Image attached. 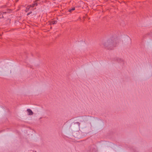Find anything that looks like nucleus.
I'll return each instance as SVG.
<instances>
[{"label": "nucleus", "mask_w": 152, "mask_h": 152, "mask_svg": "<svg viewBox=\"0 0 152 152\" xmlns=\"http://www.w3.org/2000/svg\"><path fill=\"white\" fill-rule=\"evenodd\" d=\"M117 39L111 38L106 41H102L101 44L109 49H112L117 44Z\"/></svg>", "instance_id": "1"}, {"label": "nucleus", "mask_w": 152, "mask_h": 152, "mask_svg": "<svg viewBox=\"0 0 152 152\" xmlns=\"http://www.w3.org/2000/svg\"><path fill=\"white\" fill-rule=\"evenodd\" d=\"M89 116H82L80 118V122H84L87 121L88 120V117Z\"/></svg>", "instance_id": "2"}, {"label": "nucleus", "mask_w": 152, "mask_h": 152, "mask_svg": "<svg viewBox=\"0 0 152 152\" xmlns=\"http://www.w3.org/2000/svg\"><path fill=\"white\" fill-rule=\"evenodd\" d=\"M114 60L117 61L119 63H122L123 62L124 60L122 58H119L118 57L115 58H114Z\"/></svg>", "instance_id": "3"}, {"label": "nucleus", "mask_w": 152, "mask_h": 152, "mask_svg": "<svg viewBox=\"0 0 152 152\" xmlns=\"http://www.w3.org/2000/svg\"><path fill=\"white\" fill-rule=\"evenodd\" d=\"M75 125H76L77 127H79L80 125V123L79 122L74 123L72 124V125H71V126L74 127Z\"/></svg>", "instance_id": "4"}, {"label": "nucleus", "mask_w": 152, "mask_h": 152, "mask_svg": "<svg viewBox=\"0 0 152 152\" xmlns=\"http://www.w3.org/2000/svg\"><path fill=\"white\" fill-rule=\"evenodd\" d=\"M27 111L28 112V114L29 115H32L33 114V113L31 110L29 109H28L27 110Z\"/></svg>", "instance_id": "5"}, {"label": "nucleus", "mask_w": 152, "mask_h": 152, "mask_svg": "<svg viewBox=\"0 0 152 152\" xmlns=\"http://www.w3.org/2000/svg\"><path fill=\"white\" fill-rule=\"evenodd\" d=\"M57 23L56 21H53L51 22V24L54 25L55 24H56Z\"/></svg>", "instance_id": "6"}, {"label": "nucleus", "mask_w": 152, "mask_h": 152, "mask_svg": "<svg viewBox=\"0 0 152 152\" xmlns=\"http://www.w3.org/2000/svg\"><path fill=\"white\" fill-rule=\"evenodd\" d=\"M37 3H35L34 4H32V7L37 6Z\"/></svg>", "instance_id": "7"}, {"label": "nucleus", "mask_w": 152, "mask_h": 152, "mask_svg": "<svg viewBox=\"0 0 152 152\" xmlns=\"http://www.w3.org/2000/svg\"><path fill=\"white\" fill-rule=\"evenodd\" d=\"M75 10V8H73L72 9H70L69 11L70 12H71L73 10Z\"/></svg>", "instance_id": "8"}, {"label": "nucleus", "mask_w": 152, "mask_h": 152, "mask_svg": "<svg viewBox=\"0 0 152 152\" xmlns=\"http://www.w3.org/2000/svg\"><path fill=\"white\" fill-rule=\"evenodd\" d=\"M29 9H30V8L28 7V6H27V7L26 8V9H27L28 10Z\"/></svg>", "instance_id": "9"}, {"label": "nucleus", "mask_w": 152, "mask_h": 152, "mask_svg": "<svg viewBox=\"0 0 152 152\" xmlns=\"http://www.w3.org/2000/svg\"><path fill=\"white\" fill-rule=\"evenodd\" d=\"M32 13V12L31 11L29 13H28L27 14V15H29L30 14H31Z\"/></svg>", "instance_id": "10"}, {"label": "nucleus", "mask_w": 152, "mask_h": 152, "mask_svg": "<svg viewBox=\"0 0 152 152\" xmlns=\"http://www.w3.org/2000/svg\"><path fill=\"white\" fill-rule=\"evenodd\" d=\"M28 6V7L29 8H30L31 7H32V5H31L29 6Z\"/></svg>", "instance_id": "11"}, {"label": "nucleus", "mask_w": 152, "mask_h": 152, "mask_svg": "<svg viewBox=\"0 0 152 152\" xmlns=\"http://www.w3.org/2000/svg\"><path fill=\"white\" fill-rule=\"evenodd\" d=\"M1 16V14H0V17Z\"/></svg>", "instance_id": "12"}]
</instances>
